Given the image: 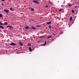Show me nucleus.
I'll return each mask as SVG.
<instances>
[{"mask_svg": "<svg viewBox=\"0 0 79 79\" xmlns=\"http://www.w3.org/2000/svg\"><path fill=\"white\" fill-rule=\"evenodd\" d=\"M54 40V39H52V41H53V40Z\"/></svg>", "mask_w": 79, "mask_h": 79, "instance_id": "nucleus-30", "label": "nucleus"}, {"mask_svg": "<svg viewBox=\"0 0 79 79\" xmlns=\"http://www.w3.org/2000/svg\"><path fill=\"white\" fill-rule=\"evenodd\" d=\"M70 21L72 20V17H70Z\"/></svg>", "mask_w": 79, "mask_h": 79, "instance_id": "nucleus-19", "label": "nucleus"}, {"mask_svg": "<svg viewBox=\"0 0 79 79\" xmlns=\"http://www.w3.org/2000/svg\"><path fill=\"white\" fill-rule=\"evenodd\" d=\"M19 45H21V46H23V44L21 42H19Z\"/></svg>", "mask_w": 79, "mask_h": 79, "instance_id": "nucleus-5", "label": "nucleus"}, {"mask_svg": "<svg viewBox=\"0 0 79 79\" xmlns=\"http://www.w3.org/2000/svg\"><path fill=\"white\" fill-rule=\"evenodd\" d=\"M27 45L28 46H31V44H30V43H28Z\"/></svg>", "mask_w": 79, "mask_h": 79, "instance_id": "nucleus-16", "label": "nucleus"}, {"mask_svg": "<svg viewBox=\"0 0 79 79\" xmlns=\"http://www.w3.org/2000/svg\"><path fill=\"white\" fill-rule=\"evenodd\" d=\"M75 8H77V6H75Z\"/></svg>", "mask_w": 79, "mask_h": 79, "instance_id": "nucleus-27", "label": "nucleus"}, {"mask_svg": "<svg viewBox=\"0 0 79 79\" xmlns=\"http://www.w3.org/2000/svg\"><path fill=\"white\" fill-rule=\"evenodd\" d=\"M51 37H52V36H49L48 37H47V38L48 39H50V38H51Z\"/></svg>", "mask_w": 79, "mask_h": 79, "instance_id": "nucleus-13", "label": "nucleus"}, {"mask_svg": "<svg viewBox=\"0 0 79 79\" xmlns=\"http://www.w3.org/2000/svg\"><path fill=\"white\" fill-rule=\"evenodd\" d=\"M31 29H33V30H35V27H32V26H31Z\"/></svg>", "mask_w": 79, "mask_h": 79, "instance_id": "nucleus-9", "label": "nucleus"}, {"mask_svg": "<svg viewBox=\"0 0 79 79\" xmlns=\"http://www.w3.org/2000/svg\"><path fill=\"white\" fill-rule=\"evenodd\" d=\"M0 28L1 29H4V27L2 26H0Z\"/></svg>", "mask_w": 79, "mask_h": 79, "instance_id": "nucleus-10", "label": "nucleus"}, {"mask_svg": "<svg viewBox=\"0 0 79 79\" xmlns=\"http://www.w3.org/2000/svg\"><path fill=\"white\" fill-rule=\"evenodd\" d=\"M48 28H49L50 29H52V27H51V25H49L48 26Z\"/></svg>", "mask_w": 79, "mask_h": 79, "instance_id": "nucleus-11", "label": "nucleus"}, {"mask_svg": "<svg viewBox=\"0 0 79 79\" xmlns=\"http://www.w3.org/2000/svg\"><path fill=\"white\" fill-rule=\"evenodd\" d=\"M42 37H40V38H42Z\"/></svg>", "mask_w": 79, "mask_h": 79, "instance_id": "nucleus-31", "label": "nucleus"}, {"mask_svg": "<svg viewBox=\"0 0 79 79\" xmlns=\"http://www.w3.org/2000/svg\"><path fill=\"white\" fill-rule=\"evenodd\" d=\"M4 24L5 25V26H7V25L8 24V23L7 22H5L4 23Z\"/></svg>", "mask_w": 79, "mask_h": 79, "instance_id": "nucleus-12", "label": "nucleus"}, {"mask_svg": "<svg viewBox=\"0 0 79 79\" xmlns=\"http://www.w3.org/2000/svg\"><path fill=\"white\" fill-rule=\"evenodd\" d=\"M4 5L3 3H2V5Z\"/></svg>", "mask_w": 79, "mask_h": 79, "instance_id": "nucleus-29", "label": "nucleus"}, {"mask_svg": "<svg viewBox=\"0 0 79 79\" xmlns=\"http://www.w3.org/2000/svg\"><path fill=\"white\" fill-rule=\"evenodd\" d=\"M72 13H74V10H72Z\"/></svg>", "mask_w": 79, "mask_h": 79, "instance_id": "nucleus-22", "label": "nucleus"}, {"mask_svg": "<svg viewBox=\"0 0 79 79\" xmlns=\"http://www.w3.org/2000/svg\"><path fill=\"white\" fill-rule=\"evenodd\" d=\"M25 29H29V27L28 26H26L25 27Z\"/></svg>", "mask_w": 79, "mask_h": 79, "instance_id": "nucleus-7", "label": "nucleus"}, {"mask_svg": "<svg viewBox=\"0 0 79 79\" xmlns=\"http://www.w3.org/2000/svg\"><path fill=\"white\" fill-rule=\"evenodd\" d=\"M61 10H62V9H60V10H59V11H61Z\"/></svg>", "mask_w": 79, "mask_h": 79, "instance_id": "nucleus-26", "label": "nucleus"}, {"mask_svg": "<svg viewBox=\"0 0 79 79\" xmlns=\"http://www.w3.org/2000/svg\"><path fill=\"white\" fill-rule=\"evenodd\" d=\"M29 50L30 52H32V48H31V47H30L29 48Z\"/></svg>", "mask_w": 79, "mask_h": 79, "instance_id": "nucleus-6", "label": "nucleus"}, {"mask_svg": "<svg viewBox=\"0 0 79 79\" xmlns=\"http://www.w3.org/2000/svg\"><path fill=\"white\" fill-rule=\"evenodd\" d=\"M31 11H34V9H33V8H31Z\"/></svg>", "mask_w": 79, "mask_h": 79, "instance_id": "nucleus-18", "label": "nucleus"}, {"mask_svg": "<svg viewBox=\"0 0 79 79\" xmlns=\"http://www.w3.org/2000/svg\"><path fill=\"white\" fill-rule=\"evenodd\" d=\"M4 11L6 12V13H8V12H9V10L5 9L4 10Z\"/></svg>", "mask_w": 79, "mask_h": 79, "instance_id": "nucleus-3", "label": "nucleus"}, {"mask_svg": "<svg viewBox=\"0 0 79 79\" xmlns=\"http://www.w3.org/2000/svg\"><path fill=\"white\" fill-rule=\"evenodd\" d=\"M0 18H2V17H3V15H2V14H0Z\"/></svg>", "mask_w": 79, "mask_h": 79, "instance_id": "nucleus-17", "label": "nucleus"}, {"mask_svg": "<svg viewBox=\"0 0 79 79\" xmlns=\"http://www.w3.org/2000/svg\"><path fill=\"white\" fill-rule=\"evenodd\" d=\"M10 45H13V46H15L16 45V44L14 43H11L10 44Z\"/></svg>", "mask_w": 79, "mask_h": 79, "instance_id": "nucleus-2", "label": "nucleus"}, {"mask_svg": "<svg viewBox=\"0 0 79 79\" xmlns=\"http://www.w3.org/2000/svg\"><path fill=\"white\" fill-rule=\"evenodd\" d=\"M46 44H47V42H45L44 44H41V45H46Z\"/></svg>", "mask_w": 79, "mask_h": 79, "instance_id": "nucleus-14", "label": "nucleus"}, {"mask_svg": "<svg viewBox=\"0 0 79 79\" xmlns=\"http://www.w3.org/2000/svg\"><path fill=\"white\" fill-rule=\"evenodd\" d=\"M1 1H2L3 2H5V0H1Z\"/></svg>", "mask_w": 79, "mask_h": 79, "instance_id": "nucleus-25", "label": "nucleus"}, {"mask_svg": "<svg viewBox=\"0 0 79 79\" xmlns=\"http://www.w3.org/2000/svg\"><path fill=\"white\" fill-rule=\"evenodd\" d=\"M37 27H41V26L40 25H38V26H37Z\"/></svg>", "mask_w": 79, "mask_h": 79, "instance_id": "nucleus-23", "label": "nucleus"}, {"mask_svg": "<svg viewBox=\"0 0 79 79\" xmlns=\"http://www.w3.org/2000/svg\"><path fill=\"white\" fill-rule=\"evenodd\" d=\"M10 27V26H7V27Z\"/></svg>", "mask_w": 79, "mask_h": 79, "instance_id": "nucleus-24", "label": "nucleus"}, {"mask_svg": "<svg viewBox=\"0 0 79 79\" xmlns=\"http://www.w3.org/2000/svg\"><path fill=\"white\" fill-rule=\"evenodd\" d=\"M9 28L10 29H11V28H13V27L11 26H10V27H9Z\"/></svg>", "mask_w": 79, "mask_h": 79, "instance_id": "nucleus-21", "label": "nucleus"}, {"mask_svg": "<svg viewBox=\"0 0 79 79\" xmlns=\"http://www.w3.org/2000/svg\"><path fill=\"white\" fill-rule=\"evenodd\" d=\"M10 10H11V11H14V8H10Z\"/></svg>", "mask_w": 79, "mask_h": 79, "instance_id": "nucleus-4", "label": "nucleus"}, {"mask_svg": "<svg viewBox=\"0 0 79 79\" xmlns=\"http://www.w3.org/2000/svg\"><path fill=\"white\" fill-rule=\"evenodd\" d=\"M33 2H34V3H37V4H39V2H37L36 0H34L33 1Z\"/></svg>", "mask_w": 79, "mask_h": 79, "instance_id": "nucleus-1", "label": "nucleus"}, {"mask_svg": "<svg viewBox=\"0 0 79 79\" xmlns=\"http://www.w3.org/2000/svg\"><path fill=\"white\" fill-rule=\"evenodd\" d=\"M68 6H69V7L71 6V5L70 4H69Z\"/></svg>", "mask_w": 79, "mask_h": 79, "instance_id": "nucleus-20", "label": "nucleus"}, {"mask_svg": "<svg viewBox=\"0 0 79 79\" xmlns=\"http://www.w3.org/2000/svg\"><path fill=\"white\" fill-rule=\"evenodd\" d=\"M0 25L1 26H3L4 25V24L2 23L1 22H0Z\"/></svg>", "mask_w": 79, "mask_h": 79, "instance_id": "nucleus-8", "label": "nucleus"}, {"mask_svg": "<svg viewBox=\"0 0 79 79\" xmlns=\"http://www.w3.org/2000/svg\"><path fill=\"white\" fill-rule=\"evenodd\" d=\"M51 24V22H49L47 23V24Z\"/></svg>", "mask_w": 79, "mask_h": 79, "instance_id": "nucleus-15", "label": "nucleus"}, {"mask_svg": "<svg viewBox=\"0 0 79 79\" xmlns=\"http://www.w3.org/2000/svg\"><path fill=\"white\" fill-rule=\"evenodd\" d=\"M48 7V6H45V7Z\"/></svg>", "mask_w": 79, "mask_h": 79, "instance_id": "nucleus-28", "label": "nucleus"}]
</instances>
